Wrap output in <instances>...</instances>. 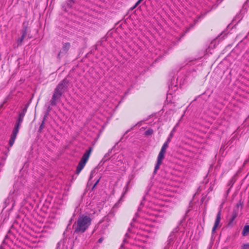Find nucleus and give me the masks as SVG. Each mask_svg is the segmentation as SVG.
<instances>
[{
  "mask_svg": "<svg viewBox=\"0 0 249 249\" xmlns=\"http://www.w3.org/2000/svg\"><path fill=\"white\" fill-rule=\"evenodd\" d=\"M137 6H135V4L134 5V6L131 8L132 10L134 9V8H135Z\"/></svg>",
  "mask_w": 249,
  "mask_h": 249,
  "instance_id": "393cba45",
  "label": "nucleus"
},
{
  "mask_svg": "<svg viewBox=\"0 0 249 249\" xmlns=\"http://www.w3.org/2000/svg\"><path fill=\"white\" fill-rule=\"evenodd\" d=\"M133 221H135V217H134V218H133Z\"/></svg>",
  "mask_w": 249,
  "mask_h": 249,
  "instance_id": "cd10ccee",
  "label": "nucleus"
},
{
  "mask_svg": "<svg viewBox=\"0 0 249 249\" xmlns=\"http://www.w3.org/2000/svg\"><path fill=\"white\" fill-rule=\"evenodd\" d=\"M111 151H112V149L109 150L108 151V152L107 153H106L105 154V155L104 156L103 160H107L109 159V157L110 156V154L111 153Z\"/></svg>",
  "mask_w": 249,
  "mask_h": 249,
  "instance_id": "dca6fc26",
  "label": "nucleus"
},
{
  "mask_svg": "<svg viewBox=\"0 0 249 249\" xmlns=\"http://www.w3.org/2000/svg\"><path fill=\"white\" fill-rule=\"evenodd\" d=\"M241 249H249V244H245L241 246Z\"/></svg>",
  "mask_w": 249,
  "mask_h": 249,
  "instance_id": "a211bd4d",
  "label": "nucleus"
},
{
  "mask_svg": "<svg viewBox=\"0 0 249 249\" xmlns=\"http://www.w3.org/2000/svg\"><path fill=\"white\" fill-rule=\"evenodd\" d=\"M153 133V130L151 128H149L146 131H145L144 134L146 136L151 135Z\"/></svg>",
  "mask_w": 249,
  "mask_h": 249,
  "instance_id": "2eb2a0df",
  "label": "nucleus"
},
{
  "mask_svg": "<svg viewBox=\"0 0 249 249\" xmlns=\"http://www.w3.org/2000/svg\"><path fill=\"white\" fill-rule=\"evenodd\" d=\"M125 241H126L125 239H124V242H125Z\"/></svg>",
  "mask_w": 249,
  "mask_h": 249,
  "instance_id": "c85d7f7f",
  "label": "nucleus"
},
{
  "mask_svg": "<svg viewBox=\"0 0 249 249\" xmlns=\"http://www.w3.org/2000/svg\"><path fill=\"white\" fill-rule=\"evenodd\" d=\"M69 81L66 78L62 80L54 90L52 97L50 100V104L52 106H56L61 101V97L68 89Z\"/></svg>",
  "mask_w": 249,
  "mask_h": 249,
  "instance_id": "f257e3e1",
  "label": "nucleus"
},
{
  "mask_svg": "<svg viewBox=\"0 0 249 249\" xmlns=\"http://www.w3.org/2000/svg\"><path fill=\"white\" fill-rule=\"evenodd\" d=\"M137 6H135V4L134 5V6L131 8L132 10L134 9V8H135Z\"/></svg>",
  "mask_w": 249,
  "mask_h": 249,
  "instance_id": "b1692460",
  "label": "nucleus"
},
{
  "mask_svg": "<svg viewBox=\"0 0 249 249\" xmlns=\"http://www.w3.org/2000/svg\"><path fill=\"white\" fill-rule=\"evenodd\" d=\"M25 37L21 36V37H20L19 39H18V41H17V42H18V45H20L22 42H23L24 39L25 38Z\"/></svg>",
  "mask_w": 249,
  "mask_h": 249,
  "instance_id": "f3484780",
  "label": "nucleus"
},
{
  "mask_svg": "<svg viewBox=\"0 0 249 249\" xmlns=\"http://www.w3.org/2000/svg\"><path fill=\"white\" fill-rule=\"evenodd\" d=\"M27 108L25 107L22 109V110L18 113V118L23 121V118L27 112Z\"/></svg>",
  "mask_w": 249,
  "mask_h": 249,
  "instance_id": "1a4fd4ad",
  "label": "nucleus"
},
{
  "mask_svg": "<svg viewBox=\"0 0 249 249\" xmlns=\"http://www.w3.org/2000/svg\"><path fill=\"white\" fill-rule=\"evenodd\" d=\"M22 122L23 121L18 118V119H17L16 124L12 130V132L10 136V140L9 141V145L10 147H12L13 145L15 142V141L16 139L17 134L18 132L19 127Z\"/></svg>",
  "mask_w": 249,
  "mask_h": 249,
  "instance_id": "20e7f679",
  "label": "nucleus"
},
{
  "mask_svg": "<svg viewBox=\"0 0 249 249\" xmlns=\"http://www.w3.org/2000/svg\"><path fill=\"white\" fill-rule=\"evenodd\" d=\"M99 180L98 179L96 182L94 184L93 186V188L97 184V183H98Z\"/></svg>",
  "mask_w": 249,
  "mask_h": 249,
  "instance_id": "4be33fe9",
  "label": "nucleus"
},
{
  "mask_svg": "<svg viewBox=\"0 0 249 249\" xmlns=\"http://www.w3.org/2000/svg\"><path fill=\"white\" fill-rule=\"evenodd\" d=\"M143 0H139L136 3L135 6H137Z\"/></svg>",
  "mask_w": 249,
  "mask_h": 249,
  "instance_id": "aec40b11",
  "label": "nucleus"
},
{
  "mask_svg": "<svg viewBox=\"0 0 249 249\" xmlns=\"http://www.w3.org/2000/svg\"><path fill=\"white\" fill-rule=\"evenodd\" d=\"M91 218L87 215H83L79 216L72 226L74 232L78 234L83 233L91 224Z\"/></svg>",
  "mask_w": 249,
  "mask_h": 249,
  "instance_id": "f03ea898",
  "label": "nucleus"
},
{
  "mask_svg": "<svg viewBox=\"0 0 249 249\" xmlns=\"http://www.w3.org/2000/svg\"><path fill=\"white\" fill-rule=\"evenodd\" d=\"M140 209H141V208H140V207H139V208H138V211H140Z\"/></svg>",
  "mask_w": 249,
  "mask_h": 249,
  "instance_id": "bb28decb",
  "label": "nucleus"
},
{
  "mask_svg": "<svg viewBox=\"0 0 249 249\" xmlns=\"http://www.w3.org/2000/svg\"><path fill=\"white\" fill-rule=\"evenodd\" d=\"M166 152L160 151L157 158V163L155 165L154 174H156L157 173V170L160 168V165L161 164L162 162V160L164 158V155Z\"/></svg>",
  "mask_w": 249,
  "mask_h": 249,
  "instance_id": "39448f33",
  "label": "nucleus"
},
{
  "mask_svg": "<svg viewBox=\"0 0 249 249\" xmlns=\"http://www.w3.org/2000/svg\"><path fill=\"white\" fill-rule=\"evenodd\" d=\"M27 33V27L24 26V23H23V28L21 31L22 36L25 37L26 36Z\"/></svg>",
  "mask_w": 249,
  "mask_h": 249,
  "instance_id": "4468645a",
  "label": "nucleus"
},
{
  "mask_svg": "<svg viewBox=\"0 0 249 249\" xmlns=\"http://www.w3.org/2000/svg\"><path fill=\"white\" fill-rule=\"evenodd\" d=\"M45 117H44L43 118V120L41 123V124H40V126L38 128V132L39 133H41L42 131V129L44 128V124H45Z\"/></svg>",
  "mask_w": 249,
  "mask_h": 249,
  "instance_id": "ddd939ff",
  "label": "nucleus"
},
{
  "mask_svg": "<svg viewBox=\"0 0 249 249\" xmlns=\"http://www.w3.org/2000/svg\"><path fill=\"white\" fill-rule=\"evenodd\" d=\"M61 52H62V51L61 52H59V54H60Z\"/></svg>",
  "mask_w": 249,
  "mask_h": 249,
  "instance_id": "7c9ffc66",
  "label": "nucleus"
},
{
  "mask_svg": "<svg viewBox=\"0 0 249 249\" xmlns=\"http://www.w3.org/2000/svg\"><path fill=\"white\" fill-rule=\"evenodd\" d=\"M71 3H73L74 2V0H69Z\"/></svg>",
  "mask_w": 249,
  "mask_h": 249,
  "instance_id": "5701e85b",
  "label": "nucleus"
},
{
  "mask_svg": "<svg viewBox=\"0 0 249 249\" xmlns=\"http://www.w3.org/2000/svg\"><path fill=\"white\" fill-rule=\"evenodd\" d=\"M92 150L93 148L92 147H89L88 150H87L83 155L76 168V173L77 174L80 173V172L85 166L86 163L88 161Z\"/></svg>",
  "mask_w": 249,
  "mask_h": 249,
  "instance_id": "7ed1b4c3",
  "label": "nucleus"
},
{
  "mask_svg": "<svg viewBox=\"0 0 249 249\" xmlns=\"http://www.w3.org/2000/svg\"><path fill=\"white\" fill-rule=\"evenodd\" d=\"M178 231V228H176L173 230V231L171 232L170 235L168 237V241L170 243H171L172 241H173L175 238H176L175 233Z\"/></svg>",
  "mask_w": 249,
  "mask_h": 249,
  "instance_id": "0eeeda50",
  "label": "nucleus"
},
{
  "mask_svg": "<svg viewBox=\"0 0 249 249\" xmlns=\"http://www.w3.org/2000/svg\"><path fill=\"white\" fill-rule=\"evenodd\" d=\"M175 130V128L173 129V130H172V131L170 133V134H169V136L168 137V138H167V140H170V142L171 141V139L173 137V131Z\"/></svg>",
  "mask_w": 249,
  "mask_h": 249,
  "instance_id": "6ab92c4d",
  "label": "nucleus"
},
{
  "mask_svg": "<svg viewBox=\"0 0 249 249\" xmlns=\"http://www.w3.org/2000/svg\"><path fill=\"white\" fill-rule=\"evenodd\" d=\"M103 238L101 237L98 240V242L100 243H102V242L103 241Z\"/></svg>",
  "mask_w": 249,
  "mask_h": 249,
  "instance_id": "412c9836",
  "label": "nucleus"
},
{
  "mask_svg": "<svg viewBox=\"0 0 249 249\" xmlns=\"http://www.w3.org/2000/svg\"><path fill=\"white\" fill-rule=\"evenodd\" d=\"M71 47V44L69 42L63 44L62 48V53H67Z\"/></svg>",
  "mask_w": 249,
  "mask_h": 249,
  "instance_id": "6e6552de",
  "label": "nucleus"
},
{
  "mask_svg": "<svg viewBox=\"0 0 249 249\" xmlns=\"http://www.w3.org/2000/svg\"><path fill=\"white\" fill-rule=\"evenodd\" d=\"M136 215L137 216H138V213H136Z\"/></svg>",
  "mask_w": 249,
  "mask_h": 249,
  "instance_id": "c756f323",
  "label": "nucleus"
},
{
  "mask_svg": "<svg viewBox=\"0 0 249 249\" xmlns=\"http://www.w3.org/2000/svg\"><path fill=\"white\" fill-rule=\"evenodd\" d=\"M242 234L245 236L249 234V225H246L243 228Z\"/></svg>",
  "mask_w": 249,
  "mask_h": 249,
  "instance_id": "9d476101",
  "label": "nucleus"
},
{
  "mask_svg": "<svg viewBox=\"0 0 249 249\" xmlns=\"http://www.w3.org/2000/svg\"><path fill=\"white\" fill-rule=\"evenodd\" d=\"M221 219V211H219L217 215H216V218L214 222V224L213 225V227L212 229V232L214 233L217 229V227L218 226Z\"/></svg>",
  "mask_w": 249,
  "mask_h": 249,
  "instance_id": "423d86ee",
  "label": "nucleus"
},
{
  "mask_svg": "<svg viewBox=\"0 0 249 249\" xmlns=\"http://www.w3.org/2000/svg\"><path fill=\"white\" fill-rule=\"evenodd\" d=\"M237 214H238V213L236 211H233V212L232 213L231 217V219L230 220V224H231L233 222V221H234L235 218L237 217Z\"/></svg>",
  "mask_w": 249,
  "mask_h": 249,
  "instance_id": "f8f14e48",
  "label": "nucleus"
},
{
  "mask_svg": "<svg viewBox=\"0 0 249 249\" xmlns=\"http://www.w3.org/2000/svg\"><path fill=\"white\" fill-rule=\"evenodd\" d=\"M61 52H62V51L61 52H59V54H60Z\"/></svg>",
  "mask_w": 249,
  "mask_h": 249,
  "instance_id": "2f4dec72",
  "label": "nucleus"
},
{
  "mask_svg": "<svg viewBox=\"0 0 249 249\" xmlns=\"http://www.w3.org/2000/svg\"><path fill=\"white\" fill-rule=\"evenodd\" d=\"M170 142V140H167L166 141L163 143L160 149L161 151L166 152V149L168 147V144Z\"/></svg>",
  "mask_w": 249,
  "mask_h": 249,
  "instance_id": "9b49d317",
  "label": "nucleus"
},
{
  "mask_svg": "<svg viewBox=\"0 0 249 249\" xmlns=\"http://www.w3.org/2000/svg\"><path fill=\"white\" fill-rule=\"evenodd\" d=\"M137 6H135V4L134 5V6L131 8L132 10L134 9V8H135Z\"/></svg>",
  "mask_w": 249,
  "mask_h": 249,
  "instance_id": "a878e982",
  "label": "nucleus"
}]
</instances>
